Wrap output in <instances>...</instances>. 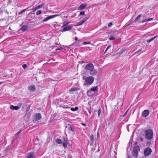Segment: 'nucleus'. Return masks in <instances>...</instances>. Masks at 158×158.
Wrapping results in <instances>:
<instances>
[{
    "label": "nucleus",
    "mask_w": 158,
    "mask_h": 158,
    "mask_svg": "<svg viewBox=\"0 0 158 158\" xmlns=\"http://www.w3.org/2000/svg\"><path fill=\"white\" fill-rule=\"evenodd\" d=\"M83 79L85 80L84 85L87 86L89 85L92 84L94 80V77L91 76L87 77L86 76H84L83 77Z\"/></svg>",
    "instance_id": "nucleus-1"
},
{
    "label": "nucleus",
    "mask_w": 158,
    "mask_h": 158,
    "mask_svg": "<svg viewBox=\"0 0 158 158\" xmlns=\"http://www.w3.org/2000/svg\"><path fill=\"white\" fill-rule=\"evenodd\" d=\"M145 132V137L146 139L151 140L152 139L153 136V132L152 130L149 129L146 130Z\"/></svg>",
    "instance_id": "nucleus-2"
},
{
    "label": "nucleus",
    "mask_w": 158,
    "mask_h": 158,
    "mask_svg": "<svg viewBox=\"0 0 158 158\" xmlns=\"http://www.w3.org/2000/svg\"><path fill=\"white\" fill-rule=\"evenodd\" d=\"M70 23V22H68L67 23H65V22H64L63 23V25L62 27H64L63 29L62 30V32H64L68 31H69L72 28V27L70 25H68L66 26H65L66 25H68Z\"/></svg>",
    "instance_id": "nucleus-3"
},
{
    "label": "nucleus",
    "mask_w": 158,
    "mask_h": 158,
    "mask_svg": "<svg viewBox=\"0 0 158 158\" xmlns=\"http://www.w3.org/2000/svg\"><path fill=\"white\" fill-rule=\"evenodd\" d=\"M140 150L139 146H135L134 147L132 152L133 156L135 157H137L138 156V152Z\"/></svg>",
    "instance_id": "nucleus-4"
},
{
    "label": "nucleus",
    "mask_w": 158,
    "mask_h": 158,
    "mask_svg": "<svg viewBox=\"0 0 158 158\" xmlns=\"http://www.w3.org/2000/svg\"><path fill=\"white\" fill-rule=\"evenodd\" d=\"M34 118H35L33 120L34 123H37L39 122V120L41 118V114L39 113H37L34 115Z\"/></svg>",
    "instance_id": "nucleus-5"
},
{
    "label": "nucleus",
    "mask_w": 158,
    "mask_h": 158,
    "mask_svg": "<svg viewBox=\"0 0 158 158\" xmlns=\"http://www.w3.org/2000/svg\"><path fill=\"white\" fill-rule=\"evenodd\" d=\"M94 68V66L92 63L88 64L85 66V69L88 71L89 73Z\"/></svg>",
    "instance_id": "nucleus-6"
},
{
    "label": "nucleus",
    "mask_w": 158,
    "mask_h": 158,
    "mask_svg": "<svg viewBox=\"0 0 158 158\" xmlns=\"http://www.w3.org/2000/svg\"><path fill=\"white\" fill-rule=\"evenodd\" d=\"M59 15H50L46 17L45 19L43 20V22H45L48 21V20L52 19L54 18H55L58 16H59Z\"/></svg>",
    "instance_id": "nucleus-7"
},
{
    "label": "nucleus",
    "mask_w": 158,
    "mask_h": 158,
    "mask_svg": "<svg viewBox=\"0 0 158 158\" xmlns=\"http://www.w3.org/2000/svg\"><path fill=\"white\" fill-rule=\"evenodd\" d=\"M152 152V150L150 148L148 147L144 150V154L145 156H147L150 155Z\"/></svg>",
    "instance_id": "nucleus-8"
},
{
    "label": "nucleus",
    "mask_w": 158,
    "mask_h": 158,
    "mask_svg": "<svg viewBox=\"0 0 158 158\" xmlns=\"http://www.w3.org/2000/svg\"><path fill=\"white\" fill-rule=\"evenodd\" d=\"M26 157L27 158H35V154L34 152H31L27 154Z\"/></svg>",
    "instance_id": "nucleus-9"
},
{
    "label": "nucleus",
    "mask_w": 158,
    "mask_h": 158,
    "mask_svg": "<svg viewBox=\"0 0 158 158\" xmlns=\"http://www.w3.org/2000/svg\"><path fill=\"white\" fill-rule=\"evenodd\" d=\"M149 114V111L148 110H145L142 112V115L144 117H147Z\"/></svg>",
    "instance_id": "nucleus-10"
},
{
    "label": "nucleus",
    "mask_w": 158,
    "mask_h": 158,
    "mask_svg": "<svg viewBox=\"0 0 158 158\" xmlns=\"http://www.w3.org/2000/svg\"><path fill=\"white\" fill-rule=\"evenodd\" d=\"M89 73L92 76H94L95 75H96L97 74L98 72L97 70L95 69L94 68L90 71Z\"/></svg>",
    "instance_id": "nucleus-11"
},
{
    "label": "nucleus",
    "mask_w": 158,
    "mask_h": 158,
    "mask_svg": "<svg viewBox=\"0 0 158 158\" xmlns=\"http://www.w3.org/2000/svg\"><path fill=\"white\" fill-rule=\"evenodd\" d=\"M87 6V4H82L81 5H80V6L78 8L77 10H83Z\"/></svg>",
    "instance_id": "nucleus-12"
},
{
    "label": "nucleus",
    "mask_w": 158,
    "mask_h": 158,
    "mask_svg": "<svg viewBox=\"0 0 158 158\" xmlns=\"http://www.w3.org/2000/svg\"><path fill=\"white\" fill-rule=\"evenodd\" d=\"M28 89L30 91L34 92L35 89V86L34 85H31L28 87Z\"/></svg>",
    "instance_id": "nucleus-13"
},
{
    "label": "nucleus",
    "mask_w": 158,
    "mask_h": 158,
    "mask_svg": "<svg viewBox=\"0 0 158 158\" xmlns=\"http://www.w3.org/2000/svg\"><path fill=\"white\" fill-rule=\"evenodd\" d=\"M90 145L92 146L94 144V137L93 135H92L90 136Z\"/></svg>",
    "instance_id": "nucleus-14"
},
{
    "label": "nucleus",
    "mask_w": 158,
    "mask_h": 158,
    "mask_svg": "<svg viewBox=\"0 0 158 158\" xmlns=\"http://www.w3.org/2000/svg\"><path fill=\"white\" fill-rule=\"evenodd\" d=\"M44 5V4H42L37 6L33 9V11L34 12L37 10L43 7Z\"/></svg>",
    "instance_id": "nucleus-15"
},
{
    "label": "nucleus",
    "mask_w": 158,
    "mask_h": 158,
    "mask_svg": "<svg viewBox=\"0 0 158 158\" xmlns=\"http://www.w3.org/2000/svg\"><path fill=\"white\" fill-rule=\"evenodd\" d=\"M10 108L12 110H17L19 109V107L18 106H14V105H11L10 106Z\"/></svg>",
    "instance_id": "nucleus-16"
},
{
    "label": "nucleus",
    "mask_w": 158,
    "mask_h": 158,
    "mask_svg": "<svg viewBox=\"0 0 158 158\" xmlns=\"http://www.w3.org/2000/svg\"><path fill=\"white\" fill-rule=\"evenodd\" d=\"M141 16V15H138L136 17V18L134 20V21H133V22L135 23ZM132 23H133V22H132V21H131V22L129 24H128L127 25H126V26H128L129 25H130V24Z\"/></svg>",
    "instance_id": "nucleus-17"
},
{
    "label": "nucleus",
    "mask_w": 158,
    "mask_h": 158,
    "mask_svg": "<svg viewBox=\"0 0 158 158\" xmlns=\"http://www.w3.org/2000/svg\"><path fill=\"white\" fill-rule=\"evenodd\" d=\"M94 94V93L91 90L89 89L88 90L87 92V95L89 96H92Z\"/></svg>",
    "instance_id": "nucleus-18"
},
{
    "label": "nucleus",
    "mask_w": 158,
    "mask_h": 158,
    "mask_svg": "<svg viewBox=\"0 0 158 158\" xmlns=\"http://www.w3.org/2000/svg\"><path fill=\"white\" fill-rule=\"evenodd\" d=\"M90 89L93 92H95L98 90V86H94L92 88H91Z\"/></svg>",
    "instance_id": "nucleus-19"
},
{
    "label": "nucleus",
    "mask_w": 158,
    "mask_h": 158,
    "mask_svg": "<svg viewBox=\"0 0 158 158\" xmlns=\"http://www.w3.org/2000/svg\"><path fill=\"white\" fill-rule=\"evenodd\" d=\"M27 26L26 25H23L21 28V30L23 31H25L27 29Z\"/></svg>",
    "instance_id": "nucleus-20"
},
{
    "label": "nucleus",
    "mask_w": 158,
    "mask_h": 158,
    "mask_svg": "<svg viewBox=\"0 0 158 158\" xmlns=\"http://www.w3.org/2000/svg\"><path fill=\"white\" fill-rule=\"evenodd\" d=\"M153 19V18H149L148 19H145L144 20L142 21V23H144L146 21H151V20H152Z\"/></svg>",
    "instance_id": "nucleus-21"
},
{
    "label": "nucleus",
    "mask_w": 158,
    "mask_h": 158,
    "mask_svg": "<svg viewBox=\"0 0 158 158\" xmlns=\"http://www.w3.org/2000/svg\"><path fill=\"white\" fill-rule=\"evenodd\" d=\"M89 18V17H85L84 18L81 20L83 23L86 22Z\"/></svg>",
    "instance_id": "nucleus-22"
},
{
    "label": "nucleus",
    "mask_w": 158,
    "mask_h": 158,
    "mask_svg": "<svg viewBox=\"0 0 158 158\" xmlns=\"http://www.w3.org/2000/svg\"><path fill=\"white\" fill-rule=\"evenodd\" d=\"M157 37V36H155L151 39L147 40V42L148 43L150 42L151 41L153 40L155 38Z\"/></svg>",
    "instance_id": "nucleus-23"
},
{
    "label": "nucleus",
    "mask_w": 158,
    "mask_h": 158,
    "mask_svg": "<svg viewBox=\"0 0 158 158\" xmlns=\"http://www.w3.org/2000/svg\"><path fill=\"white\" fill-rule=\"evenodd\" d=\"M78 89V88L77 87H73L69 89L70 91H75Z\"/></svg>",
    "instance_id": "nucleus-24"
},
{
    "label": "nucleus",
    "mask_w": 158,
    "mask_h": 158,
    "mask_svg": "<svg viewBox=\"0 0 158 158\" xmlns=\"http://www.w3.org/2000/svg\"><path fill=\"white\" fill-rule=\"evenodd\" d=\"M79 109V108L78 107H76L75 108L72 107L71 108V110L73 111H77Z\"/></svg>",
    "instance_id": "nucleus-25"
},
{
    "label": "nucleus",
    "mask_w": 158,
    "mask_h": 158,
    "mask_svg": "<svg viewBox=\"0 0 158 158\" xmlns=\"http://www.w3.org/2000/svg\"><path fill=\"white\" fill-rule=\"evenodd\" d=\"M56 142L58 144H60L62 143V140L60 139H57L56 140Z\"/></svg>",
    "instance_id": "nucleus-26"
},
{
    "label": "nucleus",
    "mask_w": 158,
    "mask_h": 158,
    "mask_svg": "<svg viewBox=\"0 0 158 158\" xmlns=\"http://www.w3.org/2000/svg\"><path fill=\"white\" fill-rule=\"evenodd\" d=\"M102 111L101 109L100 108H99L98 110V116H100L101 114V113Z\"/></svg>",
    "instance_id": "nucleus-27"
},
{
    "label": "nucleus",
    "mask_w": 158,
    "mask_h": 158,
    "mask_svg": "<svg viewBox=\"0 0 158 158\" xmlns=\"http://www.w3.org/2000/svg\"><path fill=\"white\" fill-rule=\"evenodd\" d=\"M29 7H27V8L26 9H23V10L21 11L20 12H19V13H18V15H21V14H22V13H23V12H24V11H25Z\"/></svg>",
    "instance_id": "nucleus-28"
},
{
    "label": "nucleus",
    "mask_w": 158,
    "mask_h": 158,
    "mask_svg": "<svg viewBox=\"0 0 158 158\" xmlns=\"http://www.w3.org/2000/svg\"><path fill=\"white\" fill-rule=\"evenodd\" d=\"M83 23L82 21H80L77 23V24L76 25V26H79L82 25Z\"/></svg>",
    "instance_id": "nucleus-29"
},
{
    "label": "nucleus",
    "mask_w": 158,
    "mask_h": 158,
    "mask_svg": "<svg viewBox=\"0 0 158 158\" xmlns=\"http://www.w3.org/2000/svg\"><path fill=\"white\" fill-rule=\"evenodd\" d=\"M63 147L65 148H66L67 147V143L65 142L63 143Z\"/></svg>",
    "instance_id": "nucleus-30"
},
{
    "label": "nucleus",
    "mask_w": 158,
    "mask_h": 158,
    "mask_svg": "<svg viewBox=\"0 0 158 158\" xmlns=\"http://www.w3.org/2000/svg\"><path fill=\"white\" fill-rule=\"evenodd\" d=\"M41 13H42V11L41 10H38L36 14L37 15H40Z\"/></svg>",
    "instance_id": "nucleus-31"
},
{
    "label": "nucleus",
    "mask_w": 158,
    "mask_h": 158,
    "mask_svg": "<svg viewBox=\"0 0 158 158\" xmlns=\"http://www.w3.org/2000/svg\"><path fill=\"white\" fill-rule=\"evenodd\" d=\"M85 12L84 11H82L80 12L79 15H85Z\"/></svg>",
    "instance_id": "nucleus-32"
},
{
    "label": "nucleus",
    "mask_w": 158,
    "mask_h": 158,
    "mask_svg": "<svg viewBox=\"0 0 158 158\" xmlns=\"http://www.w3.org/2000/svg\"><path fill=\"white\" fill-rule=\"evenodd\" d=\"M115 39V38L113 36H111L109 38L110 40H113Z\"/></svg>",
    "instance_id": "nucleus-33"
},
{
    "label": "nucleus",
    "mask_w": 158,
    "mask_h": 158,
    "mask_svg": "<svg viewBox=\"0 0 158 158\" xmlns=\"http://www.w3.org/2000/svg\"><path fill=\"white\" fill-rule=\"evenodd\" d=\"M69 129L72 132H74V129L73 127L70 126L69 127Z\"/></svg>",
    "instance_id": "nucleus-34"
},
{
    "label": "nucleus",
    "mask_w": 158,
    "mask_h": 158,
    "mask_svg": "<svg viewBox=\"0 0 158 158\" xmlns=\"http://www.w3.org/2000/svg\"><path fill=\"white\" fill-rule=\"evenodd\" d=\"M111 46L110 45L107 47V48H106L105 51L104 53L106 52V51L108 50V49L110 48L111 47Z\"/></svg>",
    "instance_id": "nucleus-35"
},
{
    "label": "nucleus",
    "mask_w": 158,
    "mask_h": 158,
    "mask_svg": "<svg viewBox=\"0 0 158 158\" xmlns=\"http://www.w3.org/2000/svg\"><path fill=\"white\" fill-rule=\"evenodd\" d=\"M62 107L64 108H70V107L68 106L67 105H64Z\"/></svg>",
    "instance_id": "nucleus-36"
},
{
    "label": "nucleus",
    "mask_w": 158,
    "mask_h": 158,
    "mask_svg": "<svg viewBox=\"0 0 158 158\" xmlns=\"http://www.w3.org/2000/svg\"><path fill=\"white\" fill-rule=\"evenodd\" d=\"M90 42H85L83 43V44H90Z\"/></svg>",
    "instance_id": "nucleus-37"
},
{
    "label": "nucleus",
    "mask_w": 158,
    "mask_h": 158,
    "mask_svg": "<svg viewBox=\"0 0 158 158\" xmlns=\"http://www.w3.org/2000/svg\"><path fill=\"white\" fill-rule=\"evenodd\" d=\"M27 67V65L26 64H24L23 65V67L24 69H26Z\"/></svg>",
    "instance_id": "nucleus-38"
},
{
    "label": "nucleus",
    "mask_w": 158,
    "mask_h": 158,
    "mask_svg": "<svg viewBox=\"0 0 158 158\" xmlns=\"http://www.w3.org/2000/svg\"><path fill=\"white\" fill-rule=\"evenodd\" d=\"M141 50H142L141 49H139V50H138L136 52H135V54H136L137 53H138L139 52L141 51Z\"/></svg>",
    "instance_id": "nucleus-39"
},
{
    "label": "nucleus",
    "mask_w": 158,
    "mask_h": 158,
    "mask_svg": "<svg viewBox=\"0 0 158 158\" xmlns=\"http://www.w3.org/2000/svg\"><path fill=\"white\" fill-rule=\"evenodd\" d=\"M21 130H20V131H19L16 134H15V135H19L21 132Z\"/></svg>",
    "instance_id": "nucleus-40"
},
{
    "label": "nucleus",
    "mask_w": 158,
    "mask_h": 158,
    "mask_svg": "<svg viewBox=\"0 0 158 158\" xmlns=\"http://www.w3.org/2000/svg\"><path fill=\"white\" fill-rule=\"evenodd\" d=\"M113 25L112 23H110L108 25V27H110L111 26Z\"/></svg>",
    "instance_id": "nucleus-41"
},
{
    "label": "nucleus",
    "mask_w": 158,
    "mask_h": 158,
    "mask_svg": "<svg viewBox=\"0 0 158 158\" xmlns=\"http://www.w3.org/2000/svg\"><path fill=\"white\" fill-rule=\"evenodd\" d=\"M128 111V110H127V111H126L125 113L123 115V117H125L126 115V114H127Z\"/></svg>",
    "instance_id": "nucleus-42"
},
{
    "label": "nucleus",
    "mask_w": 158,
    "mask_h": 158,
    "mask_svg": "<svg viewBox=\"0 0 158 158\" xmlns=\"http://www.w3.org/2000/svg\"><path fill=\"white\" fill-rule=\"evenodd\" d=\"M97 137L98 138L100 136V134H99V132L98 131V132L97 133Z\"/></svg>",
    "instance_id": "nucleus-43"
},
{
    "label": "nucleus",
    "mask_w": 158,
    "mask_h": 158,
    "mask_svg": "<svg viewBox=\"0 0 158 158\" xmlns=\"http://www.w3.org/2000/svg\"><path fill=\"white\" fill-rule=\"evenodd\" d=\"M88 111L89 112V113L91 114V111L90 109H88Z\"/></svg>",
    "instance_id": "nucleus-44"
},
{
    "label": "nucleus",
    "mask_w": 158,
    "mask_h": 158,
    "mask_svg": "<svg viewBox=\"0 0 158 158\" xmlns=\"http://www.w3.org/2000/svg\"><path fill=\"white\" fill-rule=\"evenodd\" d=\"M81 124L83 126H85L86 125V124H85V123H81Z\"/></svg>",
    "instance_id": "nucleus-45"
},
{
    "label": "nucleus",
    "mask_w": 158,
    "mask_h": 158,
    "mask_svg": "<svg viewBox=\"0 0 158 158\" xmlns=\"http://www.w3.org/2000/svg\"><path fill=\"white\" fill-rule=\"evenodd\" d=\"M140 140L141 141H143V138H140Z\"/></svg>",
    "instance_id": "nucleus-46"
},
{
    "label": "nucleus",
    "mask_w": 158,
    "mask_h": 158,
    "mask_svg": "<svg viewBox=\"0 0 158 158\" xmlns=\"http://www.w3.org/2000/svg\"><path fill=\"white\" fill-rule=\"evenodd\" d=\"M75 39L76 41H77L78 40V38L77 37H75Z\"/></svg>",
    "instance_id": "nucleus-47"
},
{
    "label": "nucleus",
    "mask_w": 158,
    "mask_h": 158,
    "mask_svg": "<svg viewBox=\"0 0 158 158\" xmlns=\"http://www.w3.org/2000/svg\"><path fill=\"white\" fill-rule=\"evenodd\" d=\"M61 48H57L56 49V50H61Z\"/></svg>",
    "instance_id": "nucleus-48"
},
{
    "label": "nucleus",
    "mask_w": 158,
    "mask_h": 158,
    "mask_svg": "<svg viewBox=\"0 0 158 158\" xmlns=\"http://www.w3.org/2000/svg\"><path fill=\"white\" fill-rule=\"evenodd\" d=\"M131 139L130 140V141H129V144H130V143H131Z\"/></svg>",
    "instance_id": "nucleus-49"
},
{
    "label": "nucleus",
    "mask_w": 158,
    "mask_h": 158,
    "mask_svg": "<svg viewBox=\"0 0 158 158\" xmlns=\"http://www.w3.org/2000/svg\"><path fill=\"white\" fill-rule=\"evenodd\" d=\"M137 143L136 142H135V144L136 145Z\"/></svg>",
    "instance_id": "nucleus-50"
},
{
    "label": "nucleus",
    "mask_w": 158,
    "mask_h": 158,
    "mask_svg": "<svg viewBox=\"0 0 158 158\" xmlns=\"http://www.w3.org/2000/svg\"><path fill=\"white\" fill-rule=\"evenodd\" d=\"M2 83V82H0V84H1Z\"/></svg>",
    "instance_id": "nucleus-51"
},
{
    "label": "nucleus",
    "mask_w": 158,
    "mask_h": 158,
    "mask_svg": "<svg viewBox=\"0 0 158 158\" xmlns=\"http://www.w3.org/2000/svg\"><path fill=\"white\" fill-rule=\"evenodd\" d=\"M127 158H132L130 157V156H128Z\"/></svg>",
    "instance_id": "nucleus-52"
},
{
    "label": "nucleus",
    "mask_w": 158,
    "mask_h": 158,
    "mask_svg": "<svg viewBox=\"0 0 158 158\" xmlns=\"http://www.w3.org/2000/svg\"><path fill=\"white\" fill-rule=\"evenodd\" d=\"M68 158H72V157H69Z\"/></svg>",
    "instance_id": "nucleus-53"
}]
</instances>
